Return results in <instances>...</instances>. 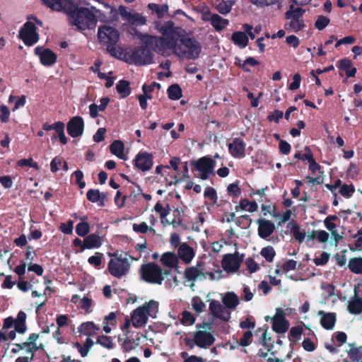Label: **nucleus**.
<instances>
[{"mask_svg":"<svg viewBox=\"0 0 362 362\" xmlns=\"http://www.w3.org/2000/svg\"><path fill=\"white\" fill-rule=\"evenodd\" d=\"M197 176L202 180L207 179L214 173L215 161L211 158L203 157L195 163Z\"/></svg>","mask_w":362,"mask_h":362,"instance_id":"9","label":"nucleus"},{"mask_svg":"<svg viewBox=\"0 0 362 362\" xmlns=\"http://www.w3.org/2000/svg\"><path fill=\"white\" fill-rule=\"evenodd\" d=\"M339 192L342 196L349 198L351 197L354 192V187L351 185H343L340 187Z\"/></svg>","mask_w":362,"mask_h":362,"instance_id":"60","label":"nucleus"},{"mask_svg":"<svg viewBox=\"0 0 362 362\" xmlns=\"http://www.w3.org/2000/svg\"><path fill=\"white\" fill-rule=\"evenodd\" d=\"M319 315L321 316L322 326L327 329H332L336 321L335 315L330 313H326L324 311H320Z\"/></svg>","mask_w":362,"mask_h":362,"instance_id":"27","label":"nucleus"},{"mask_svg":"<svg viewBox=\"0 0 362 362\" xmlns=\"http://www.w3.org/2000/svg\"><path fill=\"white\" fill-rule=\"evenodd\" d=\"M252 332L249 330L246 331L243 337L240 340V344L243 346H247L252 342Z\"/></svg>","mask_w":362,"mask_h":362,"instance_id":"64","label":"nucleus"},{"mask_svg":"<svg viewBox=\"0 0 362 362\" xmlns=\"http://www.w3.org/2000/svg\"><path fill=\"white\" fill-rule=\"evenodd\" d=\"M108 271L115 277L120 278L127 274L130 268L128 257L115 255L108 263Z\"/></svg>","mask_w":362,"mask_h":362,"instance_id":"7","label":"nucleus"},{"mask_svg":"<svg viewBox=\"0 0 362 362\" xmlns=\"http://www.w3.org/2000/svg\"><path fill=\"white\" fill-rule=\"evenodd\" d=\"M17 165L20 167L29 166L36 170L39 169V166L36 162H34L33 158L21 159L18 160Z\"/></svg>","mask_w":362,"mask_h":362,"instance_id":"58","label":"nucleus"},{"mask_svg":"<svg viewBox=\"0 0 362 362\" xmlns=\"http://www.w3.org/2000/svg\"><path fill=\"white\" fill-rule=\"evenodd\" d=\"M202 18L205 21H210L211 25L216 31L223 30L229 23L227 19L223 18L218 14L211 13L209 10L202 11Z\"/></svg>","mask_w":362,"mask_h":362,"instance_id":"12","label":"nucleus"},{"mask_svg":"<svg viewBox=\"0 0 362 362\" xmlns=\"http://www.w3.org/2000/svg\"><path fill=\"white\" fill-rule=\"evenodd\" d=\"M139 273L141 279L149 284H162L165 276L170 274V272L163 270L155 263H147L141 265Z\"/></svg>","mask_w":362,"mask_h":362,"instance_id":"5","label":"nucleus"},{"mask_svg":"<svg viewBox=\"0 0 362 362\" xmlns=\"http://www.w3.org/2000/svg\"><path fill=\"white\" fill-rule=\"evenodd\" d=\"M268 321L269 317H265ZM272 321V328L277 333H285L289 327V323L285 318L284 312L281 308H277L275 315L271 318Z\"/></svg>","mask_w":362,"mask_h":362,"instance_id":"10","label":"nucleus"},{"mask_svg":"<svg viewBox=\"0 0 362 362\" xmlns=\"http://www.w3.org/2000/svg\"><path fill=\"white\" fill-rule=\"evenodd\" d=\"M156 29L160 37L151 36L155 50L164 56L174 54L182 59H196L202 52V45L194 37L181 27L176 26L172 21H156Z\"/></svg>","mask_w":362,"mask_h":362,"instance_id":"1","label":"nucleus"},{"mask_svg":"<svg viewBox=\"0 0 362 362\" xmlns=\"http://www.w3.org/2000/svg\"><path fill=\"white\" fill-rule=\"evenodd\" d=\"M160 262L165 267L173 268L177 264L178 258L175 253L168 252L161 255Z\"/></svg>","mask_w":362,"mask_h":362,"instance_id":"31","label":"nucleus"},{"mask_svg":"<svg viewBox=\"0 0 362 362\" xmlns=\"http://www.w3.org/2000/svg\"><path fill=\"white\" fill-rule=\"evenodd\" d=\"M71 301L74 303L78 308L84 310L86 313H89L91 312L93 300L88 296H83V298H81L78 295H74Z\"/></svg>","mask_w":362,"mask_h":362,"instance_id":"24","label":"nucleus"},{"mask_svg":"<svg viewBox=\"0 0 362 362\" xmlns=\"http://www.w3.org/2000/svg\"><path fill=\"white\" fill-rule=\"evenodd\" d=\"M324 225L325 228L331 233L332 237L337 243L341 238V236L338 233L337 230V225L331 221H324Z\"/></svg>","mask_w":362,"mask_h":362,"instance_id":"44","label":"nucleus"},{"mask_svg":"<svg viewBox=\"0 0 362 362\" xmlns=\"http://www.w3.org/2000/svg\"><path fill=\"white\" fill-rule=\"evenodd\" d=\"M119 14L122 19L133 26H142L146 24V16L134 10H129L124 6L119 7Z\"/></svg>","mask_w":362,"mask_h":362,"instance_id":"8","label":"nucleus"},{"mask_svg":"<svg viewBox=\"0 0 362 362\" xmlns=\"http://www.w3.org/2000/svg\"><path fill=\"white\" fill-rule=\"evenodd\" d=\"M110 152L117 157L123 160H127V156L124 152V145L121 141L116 140L113 141L110 146Z\"/></svg>","mask_w":362,"mask_h":362,"instance_id":"30","label":"nucleus"},{"mask_svg":"<svg viewBox=\"0 0 362 362\" xmlns=\"http://www.w3.org/2000/svg\"><path fill=\"white\" fill-rule=\"evenodd\" d=\"M241 262L238 255H226L222 260V267L226 272L234 273L238 270Z\"/></svg>","mask_w":362,"mask_h":362,"instance_id":"18","label":"nucleus"},{"mask_svg":"<svg viewBox=\"0 0 362 362\" xmlns=\"http://www.w3.org/2000/svg\"><path fill=\"white\" fill-rule=\"evenodd\" d=\"M0 120L2 122H7L10 117V110L7 106L4 105H0Z\"/></svg>","mask_w":362,"mask_h":362,"instance_id":"63","label":"nucleus"},{"mask_svg":"<svg viewBox=\"0 0 362 362\" xmlns=\"http://www.w3.org/2000/svg\"><path fill=\"white\" fill-rule=\"evenodd\" d=\"M347 352L353 362H362V347L350 346Z\"/></svg>","mask_w":362,"mask_h":362,"instance_id":"42","label":"nucleus"},{"mask_svg":"<svg viewBox=\"0 0 362 362\" xmlns=\"http://www.w3.org/2000/svg\"><path fill=\"white\" fill-rule=\"evenodd\" d=\"M195 318L194 315L189 311H184L182 316V323L185 325H192L194 324Z\"/></svg>","mask_w":362,"mask_h":362,"instance_id":"57","label":"nucleus"},{"mask_svg":"<svg viewBox=\"0 0 362 362\" xmlns=\"http://www.w3.org/2000/svg\"><path fill=\"white\" fill-rule=\"evenodd\" d=\"M194 343L201 348H207L214 341V337L212 334L206 330H199L194 334Z\"/></svg>","mask_w":362,"mask_h":362,"instance_id":"17","label":"nucleus"},{"mask_svg":"<svg viewBox=\"0 0 362 362\" xmlns=\"http://www.w3.org/2000/svg\"><path fill=\"white\" fill-rule=\"evenodd\" d=\"M35 53L40 58V61L44 66H52L57 61V55L50 49L42 47H37Z\"/></svg>","mask_w":362,"mask_h":362,"instance_id":"16","label":"nucleus"},{"mask_svg":"<svg viewBox=\"0 0 362 362\" xmlns=\"http://www.w3.org/2000/svg\"><path fill=\"white\" fill-rule=\"evenodd\" d=\"M258 235L262 238H267L270 236L275 230V225L272 221L265 218L257 221Z\"/></svg>","mask_w":362,"mask_h":362,"instance_id":"20","label":"nucleus"},{"mask_svg":"<svg viewBox=\"0 0 362 362\" xmlns=\"http://www.w3.org/2000/svg\"><path fill=\"white\" fill-rule=\"evenodd\" d=\"M329 21H329V18L324 16H319L317 18V20L315 23V26L319 30H322L329 25Z\"/></svg>","mask_w":362,"mask_h":362,"instance_id":"55","label":"nucleus"},{"mask_svg":"<svg viewBox=\"0 0 362 362\" xmlns=\"http://www.w3.org/2000/svg\"><path fill=\"white\" fill-rule=\"evenodd\" d=\"M116 89L122 98L127 97L131 93L129 83L127 81H120L117 84Z\"/></svg>","mask_w":362,"mask_h":362,"instance_id":"41","label":"nucleus"},{"mask_svg":"<svg viewBox=\"0 0 362 362\" xmlns=\"http://www.w3.org/2000/svg\"><path fill=\"white\" fill-rule=\"evenodd\" d=\"M98 38L100 44L106 47V49L114 57H124V49L118 45L119 33L117 29L111 26H100L98 30Z\"/></svg>","mask_w":362,"mask_h":362,"instance_id":"3","label":"nucleus"},{"mask_svg":"<svg viewBox=\"0 0 362 362\" xmlns=\"http://www.w3.org/2000/svg\"><path fill=\"white\" fill-rule=\"evenodd\" d=\"M104 5L107 8V23H112L117 21L118 19V14L119 13V10L117 11L115 8L111 7L107 4H105Z\"/></svg>","mask_w":362,"mask_h":362,"instance_id":"46","label":"nucleus"},{"mask_svg":"<svg viewBox=\"0 0 362 362\" xmlns=\"http://www.w3.org/2000/svg\"><path fill=\"white\" fill-rule=\"evenodd\" d=\"M39 338V335L37 334H31L28 340L23 343L22 344H16V346L20 349H25L28 354H33L34 351L39 349L42 344H37V341Z\"/></svg>","mask_w":362,"mask_h":362,"instance_id":"21","label":"nucleus"},{"mask_svg":"<svg viewBox=\"0 0 362 362\" xmlns=\"http://www.w3.org/2000/svg\"><path fill=\"white\" fill-rule=\"evenodd\" d=\"M87 198L92 202H97L101 198V194L98 189H90L87 192Z\"/></svg>","mask_w":362,"mask_h":362,"instance_id":"62","label":"nucleus"},{"mask_svg":"<svg viewBox=\"0 0 362 362\" xmlns=\"http://www.w3.org/2000/svg\"><path fill=\"white\" fill-rule=\"evenodd\" d=\"M315 235L316 239L321 243H327L329 238V234L323 230H315Z\"/></svg>","mask_w":362,"mask_h":362,"instance_id":"61","label":"nucleus"},{"mask_svg":"<svg viewBox=\"0 0 362 362\" xmlns=\"http://www.w3.org/2000/svg\"><path fill=\"white\" fill-rule=\"evenodd\" d=\"M234 2L233 1H219L216 4V10L221 14H227L228 13L232 6H233Z\"/></svg>","mask_w":362,"mask_h":362,"instance_id":"40","label":"nucleus"},{"mask_svg":"<svg viewBox=\"0 0 362 362\" xmlns=\"http://www.w3.org/2000/svg\"><path fill=\"white\" fill-rule=\"evenodd\" d=\"M133 230L140 233H146L150 231L152 232L153 235L156 234V230L152 227L148 226L145 222L133 224Z\"/></svg>","mask_w":362,"mask_h":362,"instance_id":"51","label":"nucleus"},{"mask_svg":"<svg viewBox=\"0 0 362 362\" xmlns=\"http://www.w3.org/2000/svg\"><path fill=\"white\" fill-rule=\"evenodd\" d=\"M110 102V99L107 97L102 98L100 100V105L91 104L89 106L90 116L92 118H95L98 115V112L105 110Z\"/></svg>","mask_w":362,"mask_h":362,"instance_id":"29","label":"nucleus"},{"mask_svg":"<svg viewBox=\"0 0 362 362\" xmlns=\"http://www.w3.org/2000/svg\"><path fill=\"white\" fill-rule=\"evenodd\" d=\"M177 255L184 263L189 264L194 257L195 252L192 247L185 243L180 245Z\"/></svg>","mask_w":362,"mask_h":362,"instance_id":"22","label":"nucleus"},{"mask_svg":"<svg viewBox=\"0 0 362 362\" xmlns=\"http://www.w3.org/2000/svg\"><path fill=\"white\" fill-rule=\"evenodd\" d=\"M103 255L100 252H95L94 255L90 256L88 259V262L93 266L95 269H99L102 264Z\"/></svg>","mask_w":362,"mask_h":362,"instance_id":"50","label":"nucleus"},{"mask_svg":"<svg viewBox=\"0 0 362 362\" xmlns=\"http://www.w3.org/2000/svg\"><path fill=\"white\" fill-rule=\"evenodd\" d=\"M90 231V226L88 223L85 221L80 222L76 226V233L78 235L84 237Z\"/></svg>","mask_w":362,"mask_h":362,"instance_id":"53","label":"nucleus"},{"mask_svg":"<svg viewBox=\"0 0 362 362\" xmlns=\"http://www.w3.org/2000/svg\"><path fill=\"white\" fill-rule=\"evenodd\" d=\"M84 122L81 117L75 116L67 123V132L71 137L81 136L83 133Z\"/></svg>","mask_w":362,"mask_h":362,"instance_id":"15","label":"nucleus"},{"mask_svg":"<svg viewBox=\"0 0 362 362\" xmlns=\"http://www.w3.org/2000/svg\"><path fill=\"white\" fill-rule=\"evenodd\" d=\"M47 7L62 11L70 22L79 30L93 29L98 21L107 23L106 12L92 7L91 9L76 6L72 0H41Z\"/></svg>","mask_w":362,"mask_h":362,"instance_id":"2","label":"nucleus"},{"mask_svg":"<svg viewBox=\"0 0 362 362\" xmlns=\"http://www.w3.org/2000/svg\"><path fill=\"white\" fill-rule=\"evenodd\" d=\"M168 96L172 100H178L182 96V91L177 85H172L168 89Z\"/></svg>","mask_w":362,"mask_h":362,"instance_id":"52","label":"nucleus"},{"mask_svg":"<svg viewBox=\"0 0 362 362\" xmlns=\"http://www.w3.org/2000/svg\"><path fill=\"white\" fill-rule=\"evenodd\" d=\"M134 164L136 168L141 171L150 170L153 165V155L146 151H140L134 159Z\"/></svg>","mask_w":362,"mask_h":362,"instance_id":"14","label":"nucleus"},{"mask_svg":"<svg viewBox=\"0 0 362 362\" xmlns=\"http://www.w3.org/2000/svg\"><path fill=\"white\" fill-rule=\"evenodd\" d=\"M221 301L223 305L231 312L235 310L240 303V299L234 292H227L222 296Z\"/></svg>","mask_w":362,"mask_h":362,"instance_id":"23","label":"nucleus"},{"mask_svg":"<svg viewBox=\"0 0 362 362\" xmlns=\"http://www.w3.org/2000/svg\"><path fill=\"white\" fill-rule=\"evenodd\" d=\"M239 207L242 210H245L249 212H255L257 210L258 206L256 202H250L247 199H243L240 202Z\"/></svg>","mask_w":362,"mask_h":362,"instance_id":"49","label":"nucleus"},{"mask_svg":"<svg viewBox=\"0 0 362 362\" xmlns=\"http://www.w3.org/2000/svg\"><path fill=\"white\" fill-rule=\"evenodd\" d=\"M202 273L197 267H189L184 272V278L185 282L189 283V286L194 285V282L198 279L201 278Z\"/></svg>","mask_w":362,"mask_h":362,"instance_id":"25","label":"nucleus"},{"mask_svg":"<svg viewBox=\"0 0 362 362\" xmlns=\"http://www.w3.org/2000/svg\"><path fill=\"white\" fill-rule=\"evenodd\" d=\"M349 310L354 314H359L362 312V300L356 298L349 302Z\"/></svg>","mask_w":362,"mask_h":362,"instance_id":"47","label":"nucleus"},{"mask_svg":"<svg viewBox=\"0 0 362 362\" xmlns=\"http://www.w3.org/2000/svg\"><path fill=\"white\" fill-rule=\"evenodd\" d=\"M42 22L33 16L28 18V21L23 25L19 32L20 38L28 46H32L39 40L37 28L41 27Z\"/></svg>","mask_w":362,"mask_h":362,"instance_id":"6","label":"nucleus"},{"mask_svg":"<svg viewBox=\"0 0 362 362\" xmlns=\"http://www.w3.org/2000/svg\"><path fill=\"white\" fill-rule=\"evenodd\" d=\"M260 255L269 262H271L273 261L276 252L273 247L272 246H267L265 247H263L260 251Z\"/></svg>","mask_w":362,"mask_h":362,"instance_id":"48","label":"nucleus"},{"mask_svg":"<svg viewBox=\"0 0 362 362\" xmlns=\"http://www.w3.org/2000/svg\"><path fill=\"white\" fill-rule=\"evenodd\" d=\"M129 59L134 64L145 65L152 61L151 52L146 48H137L128 53Z\"/></svg>","mask_w":362,"mask_h":362,"instance_id":"11","label":"nucleus"},{"mask_svg":"<svg viewBox=\"0 0 362 362\" xmlns=\"http://www.w3.org/2000/svg\"><path fill=\"white\" fill-rule=\"evenodd\" d=\"M291 231L295 239L300 243H303L306 237V234L303 230H301L300 226L296 223H291Z\"/></svg>","mask_w":362,"mask_h":362,"instance_id":"39","label":"nucleus"},{"mask_svg":"<svg viewBox=\"0 0 362 362\" xmlns=\"http://www.w3.org/2000/svg\"><path fill=\"white\" fill-rule=\"evenodd\" d=\"M102 237L97 235L95 234H90L83 240V248L89 250L98 248L102 245Z\"/></svg>","mask_w":362,"mask_h":362,"instance_id":"26","label":"nucleus"},{"mask_svg":"<svg viewBox=\"0 0 362 362\" xmlns=\"http://www.w3.org/2000/svg\"><path fill=\"white\" fill-rule=\"evenodd\" d=\"M96 344L101 345L102 346L107 349H112L113 348V342L110 337L101 335L97 338Z\"/></svg>","mask_w":362,"mask_h":362,"instance_id":"54","label":"nucleus"},{"mask_svg":"<svg viewBox=\"0 0 362 362\" xmlns=\"http://www.w3.org/2000/svg\"><path fill=\"white\" fill-rule=\"evenodd\" d=\"M159 303L151 300L134 310L131 314L132 325L136 329L144 327L148 317L156 318L158 313Z\"/></svg>","mask_w":362,"mask_h":362,"instance_id":"4","label":"nucleus"},{"mask_svg":"<svg viewBox=\"0 0 362 362\" xmlns=\"http://www.w3.org/2000/svg\"><path fill=\"white\" fill-rule=\"evenodd\" d=\"M349 270L356 274H362V257H354L349 259L348 264Z\"/></svg>","mask_w":362,"mask_h":362,"instance_id":"37","label":"nucleus"},{"mask_svg":"<svg viewBox=\"0 0 362 362\" xmlns=\"http://www.w3.org/2000/svg\"><path fill=\"white\" fill-rule=\"evenodd\" d=\"M116 316V313L112 312L104 318L103 328L105 333H110L112 331V327H115Z\"/></svg>","mask_w":362,"mask_h":362,"instance_id":"36","label":"nucleus"},{"mask_svg":"<svg viewBox=\"0 0 362 362\" xmlns=\"http://www.w3.org/2000/svg\"><path fill=\"white\" fill-rule=\"evenodd\" d=\"M231 40L235 45L240 48H244L247 45L248 37L246 33L243 32H235L231 36Z\"/></svg>","mask_w":362,"mask_h":362,"instance_id":"32","label":"nucleus"},{"mask_svg":"<svg viewBox=\"0 0 362 362\" xmlns=\"http://www.w3.org/2000/svg\"><path fill=\"white\" fill-rule=\"evenodd\" d=\"M297 262L293 259L286 261L281 266H277L275 269L276 274H287L296 269Z\"/></svg>","mask_w":362,"mask_h":362,"instance_id":"35","label":"nucleus"},{"mask_svg":"<svg viewBox=\"0 0 362 362\" xmlns=\"http://www.w3.org/2000/svg\"><path fill=\"white\" fill-rule=\"evenodd\" d=\"M304 23L301 18L293 17L288 24L286 25V29L292 32H298L304 28Z\"/></svg>","mask_w":362,"mask_h":362,"instance_id":"38","label":"nucleus"},{"mask_svg":"<svg viewBox=\"0 0 362 362\" xmlns=\"http://www.w3.org/2000/svg\"><path fill=\"white\" fill-rule=\"evenodd\" d=\"M206 202L210 204H215L217 202L218 197L216 190L212 187H206L204 193Z\"/></svg>","mask_w":362,"mask_h":362,"instance_id":"45","label":"nucleus"},{"mask_svg":"<svg viewBox=\"0 0 362 362\" xmlns=\"http://www.w3.org/2000/svg\"><path fill=\"white\" fill-rule=\"evenodd\" d=\"M99 329L100 328L93 322H83L78 327V329L80 334L87 337H91L96 334Z\"/></svg>","mask_w":362,"mask_h":362,"instance_id":"28","label":"nucleus"},{"mask_svg":"<svg viewBox=\"0 0 362 362\" xmlns=\"http://www.w3.org/2000/svg\"><path fill=\"white\" fill-rule=\"evenodd\" d=\"M338 67L341 70H344L348 77L354 76L356 73V69L352 66V62L348 59L340 60Z\"/></svg>","mask_w":362,"mask_h":362,"instance_id":"33","label":"nucleus"},{"mask_svg":"<svg viewBox=\"0 0 362 362\" xmlns=\"http://www.w3.org/2000/svg\"><path fill=\"white\" fill-rule=\"evenodd\" d=\"M209 310L214 317L223 322L230 319L231 312L219 301L213 300L209 303Z\"/></svg>","mask_w":362,"mask_h":362,"instance_id":"13","label":"nucleus"},{"mask_svg":"<svg viewBox=\"0 0 362 362\" xmlns=\"http://www.w3.org/2000/svg\"><path fill=\"white\" fill-rule=\"evenodd\" d=\"M192 309L198 314L205 310L206 305L204 302L197 296L194 297L191 300Z\"/></svg>","mask_w":362,"mask_h":362,"instance_id":"43","label":"nucleus"},{"mask_svg":"<svg viewBox=\"0 0 362 362\" xmlns=\"http://www.w3.org/2000/svg\"><path fill=\"white\" fill-rule=\"evenodd\" d=\"M329 257L330 255L329 253L323 252L320 255V256L315 257L313 259V262L317 266H322L327 264L329 259Z\"/></svg>","mask_w":362,"mask_h":362,"instance_id":"56","label":"nucleus"},{"mask_svg":"<svg viewBox=\"0 0 362 362\" xmlns=\"http://www.w3.org/2000/svg\"><path fill=\"white\" fill-rule=\"evenodd\" d=\"M154 210L159 214L161 221L164 225L165 223L170 224V222L166 220V216L169 214L170 211L168 204L163 206L161 203L158 202L154 206Z\"/></svg>","mask_w":362,"mask_h":362,"instance_id":"34","label":"nucleus"},{"mask_svg":"<svg viewBox=\"0 0 362 362\" xmlns=\"http://www.w3.org/2000/svg\"><path fill=\"white\" fill-rule=\"evenodd\" d=\"M230 155L236 158H241L245 156L246 144L240 139H235L228 145Z\"/></svg>","mask_w":362,"mask_h":362,"instance_id":"19","label":"nucleus"},{"mask_svg":"<svg viewBox=\"0 0 362 362\" xmlns=\"http://www.w3.org/2000/svg\"><path fill=\"white\" fill-rule=\"evenodd\" d=\"M184 362H204L203 358L194 355H189L187 352L184 351L180 354Z\"/></svg>","mask_w":362,"mask_h":362,"instance_id":"59","label":"nucleus"}]
</instances>
